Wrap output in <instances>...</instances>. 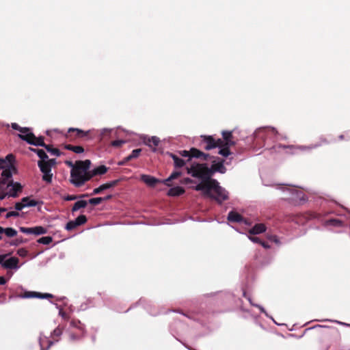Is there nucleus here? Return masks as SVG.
Here are the masks:
<instances>
[{"label": "nucleus", "mask_w": 350, "mask_h": 350, "mask_svg": "<svg viewBox=\"0 0 350 350\" xmlns=\"http://www.w3.org/2000/svg\"><path fill=\"white\" fill-rule=\"evenodd\" d=\"M208 184L197 185L194 189L196 191H203L206 196L215 199L219 204L228 199L226 191L219 185L217 180H210Z\"/></svg>", "instance_id": "1"}, {"label": "nucleus", "mask_w": 350, "mask_h": 350, "mask_svg": "<svg viewBox=\"0 0 350 350\" xmlns=\"http://www.w3.org/2000/svg\"><path fill=\"white\" fill-rule=\"evenodd\" d=\"M187 173L191 175L192 177L201 180L198 185H208L211 178V172L206 163H198L193 162L190 167H187Z\"/></svg>", "instance_id": "2"}, {"label": "nucleus", "mask_w": 350, "mask_h": 350, "mask_svg": "<svg viewBox=\"0 0 350 350\" xmlns=\"http://www.w3.org/2000/svg\"><path fill=\"white\" fill-rule=\"evenodd\" d=\"M14 156L8 154L5 159H0V169H2L1 176L5 178H12L13 173H16V169L13 165Z\"/></svg>", "instance_id": "3"}, {"label": "nucleus", "mask_w": 350, "mask_h": 350, "mask_svg": "<svg viewBox=\"0 0 350 350\" xmlns=\"http://www.w3.org/2000/svg\"><path fill=\"white\" fill-rule=\"evenodd\" d=\"M201 138L200 146L206 150H209L216 147H221V144L223 143L221 139L216 140L211 135H203L201 136Z\"/></svg>", "instance_id": "4"}, {"label": "nucleus", "mask_w": 350, "mask_h": 350, "mask_svg": "<svg viewBox=\"0 0 350 350\" xmlns=\"http://www.w3.org/2000/svg\"><path fill=\"white\" fill-rule=\"evenodd\" d=\"M18 136L20 139L25 141L26 142L31 145L39 146L44 148L47 145L44 142V137L43 136H40L37 137L31 132L26 135L18 134Z\"/></svg>", "instance_id": "5"}, {"label": "nucleus", "mask_w": 350, "mask_h": 350, "mask_svg": "<svg viewBox=\"0 0 350 350\" xmlns=\"http://www.w3.org/2000/svg\"><path fill=\"white\" fill-rule=\"evenodd\" d=\"M38 165L40 171L43 173L42 180L47 183H51L53 178L51 167L46 162V161H38Z\"/></svg>", "instance_id": "6"}, {"label": "nucleus", "mask_w": 350, "mask_h": 350, "mask_svg": "<svg viewBox=\"0 0 350 350\" xmlns=\"http://www.w3.org/2000/svg\"><path fill=\"white\" fill-rule=\"evenodd\" d=\"M70 182L75 187H79L84 185L83 172L75 167H72L70 172Z\"/></svg>", "instance_id": "7"}, {"label": "nucleus", "mask_w": 350, "mask_h": 350, "mask_svg": "<svg viewBox=\"0 0 350 350\" xmlns=\"http://www.w3.org/2000/svg\"><path fill=\"white\" fill-rule=\"evenodd\" d=\"M89 131H84L79 129L70 128L68 131L66 137L69 141H72L75 138H83L88 135Z\"/></svg>", "instance_id": "8"}, {"label": "nucleus", "mask_w": 350, "mask_h": 350, "mask_svg": "<svg viewBox=\"0 0 350 350\" xmlns=\"http://www.w3.org/2000/svg\"><path fill=\"white\" fill-rule=\"evenodd\" d=\"M18 297L20 298H52L53 297V295L50 293H41L38 292L34 291H25L22 295H18Z\"/></svg>", "instance_id": "9"}, {"label": "nucleus", "mask_w": 350, "mask_h": 350, "mask_svg": "<svg viewBox=\"0 0 350 350\" xmlns=\"http://www.w3.org/2000/svg\"><path fill=\"white\" fill-rule=\"evenodd\" d=\"M119 183V180H114L112 181H110L109 183H106L105 184L101 185L97 188H95L93 190V192L91 195H96L100 193L103 191L110 189L111 187H113L116 186Z\"/></svg>", "instance_id": "10"}, {"label": "nucleus", "mask_w": 350, "mask_h": 350, "mask_svg": "<svg viewBox=\"0 0 350 350\" xmlns=\"http://www.w3.org/2000/svg\"><path fill=\"white\" fill-rule=\"evenodd\" d=\"M222 137L221 140L223 143L221 144V146H234L235 142L232 140L233 135L232 131H223L221 132Z\"/></svg>", "instance_id": "11"}, {"label": "nucleus", "mask_w": 350, "mask_h": 350, "mask_svg": "<svg viewBox=\"0 0 350 350\" xmlns=\"http://www.w3.org/2000/svg\"><path fill=\"white\" fill-rule=\"evenodd\" d=\"M224 160L222 159L220 161L217 163H215L213 161V163L212 164L211 167H209V170L211 172V176L214 174L215 172H220L221 174H224L226 172V168L225 167L224 165Z\"/></svg>", "instance_id": "12"}, {"label": "nucleus", "mask_w": 350, "mask_h": 350, "mask_svg": "<svg viewBox=\"0 0 350 350\" xmlns=\"http://www.w3.org/2000/svg\"><path fill=\"white\" fill-rule=\"evenodd\" d=\"M192 158H197L200 159L202 161H207L209 158H211V156L209 154L204 153L196 148H191V159Z\"/></svg>", "instance_id": "13"}, {"label": "nucleus", "mask_w": 350, "mask_h": 350, "mask_svg": "<svg viewBox=\"0 0 350 350\" xmlns=\"http://www.w3.org/2000/svg\"><path fill=\"white\" fill-rule=\"evenodd\" d=\"M141 180L147 185L154 187L157 183H163V180L157 179L154 176L143 174L141 176Z\"/></svg>", "instance_id": "14"}, {"label": "nucleus", "mask_w": 350, "mask_h": 350, "mask_svg": "<svg viewBox=\"0 0 350 350\" xmlns=\"http://www.w3.org/2000/svg\"><path fill=\"white\" fill-rule=\"evenodd\" d=\"M18 259L16 257H11L9 259L6 260L2 264V266L5 269H17L18 264Z\"/></svg>", "instance_id": "15"}, {"label": "nucleus", "mask_w": 350, "mask_h": 350, "mask_svg": "<svg viewBox=\"0 0 350 350\" xmlns=\"http://www.w3.org/2000/svg\"><path fill=\"white\" fill-rule=\"evenodd\" d=\"M11 188L10 189L8 193V196L16 198L18 196V193L22 191V186L18 183H14L12 181V184L10 185Z\"/></svg>", "instance_id": "16"}, {"label": "nucleus", "mask_w": 350, "mask_h": 350, "mask_svg": "<svg viewBox=\"0 0 350 350\" xmlns=\"http://www.w3.org/2000/svg\"><path fill=\"white\" fill-rule=\"evenodd\" d=\"M160 143V139L159 137L156 136H152L151 137H148L147 139L144 140V144L148 146L150 148H152V151H156V148L158 146Z\"/></svg>", "instance_id": "17"}, {"label": "nucleus", "mask_w": 350, "mask_h": 350, "mask_svg": "<svg viewBox=\"0 0 350 350\" xmlns=\"http://www.w3.org/2000/svg\"><path fill=\"white\" fill-rule=\"evenodd\" d=\"M90 161L88 159L85 161H79L76 162L75 167L78 169V170L85 172L86 171H88L90 167Z\"/></svg>", "instance_id": "18"}, {"label": "nucleus", "mask_w": 350, "mask_h": 350, "mask_svg": "<svg viewBox=\"0 0 350 350\" xmlns=\"http://www.w3.org/2000/svg\"><path fill=\"white\" fill-rule=\"evenodd\" d=\"M12 184V178H5L1 176L0 178V191H5Z\"/></svg>", "instance_id": "19"}, {"label": "nucleus", "mask_w": 350, "mask_h": 350, "mask_svg": "<svg viewBox=\"0 0 350 350\" xmlns=\"http://www.w3.org/2000/svg\"><path fill=\"white\" fill-rule=\"evenodd\" d=\"M228 220L230 222H242L243 220V217L239 213L235 211H230L228 215Z\"/></svg>", "instance_id": "20"}, {"label": "nucleus", "mask_w": 350, "mask_h": 350, "mask_svg": "<svg viewBox=\"0 0 350 350\" xmlns=\"http://www.w3.org/2000/svg\"><path fill=\"white\" fill-rule=\"evenodd\" d=\"M170 157L173 159L174 167L176 168H180L183 167L186 161L183 160V159H180L178 156L174 153H169Z\"/></svg>", "instance_id": "21"}, {"label": "nucleus", "mask_w": 350, "mask_h": 350, "mask_svg": "<svg viewBox=\"0 0 350 350\" xmlns=\"http://www.w3.org/2000/svg\"><path fill=\"white\" fill-rule=\"evenodd\" d=\"M266 230V226L263 224H257L252 227L250 230V234H260Z\"/></svg>", "instance_id": "22"}, {"label": "nucleus", "mask_w": 350, "mask_h": 350, "mask_svg": "<svg viewBox=\"0 0 350 350\" xmlns=\"http://www.w3.org/2000/svg\"><path fill=\"white\" fill-rule=\"evenodd\" d=\"M185 189L182 187H174L170 188L167 191L169 196H179L185 193Z\"/></svg>", "instance_id": "23"}, {"label": "nucleus", "mask_w": 350, "mask_h": 350, "mask_svg": "<svg viewBox=\"0 0 350 350\" xmlns=\"http://www.w3.org/2000/svg\"><path fill=\"white\" fill-rule=\"evenodd\" d=\"M180 176H181L180 172H178V171L174 172L171 174V175L167 178L163 180V183H164L165 185L170 187V186H171L170 182L172 180L176 179Z\"/></svg>", "instance_id": "24"}, {"label": "nucleus", "mask_w": 350, "mask_h": 350, "mask_svg": "<svg viewBox=\"0 0 350 350\" xmlns=\"http://www.w3.org/2000/svg\"><path fill=\"white\" fill-rule=\"evenodd\" d=\"M325 226H333L335 227H342L344 226V222L338 219H330L326 220L325 222Z\"/></svg>", "instance_id": "25"}, {"label": "nucleus", "mask_w": 350, "mask_h": 350, "mask_svg": "<svg viewBox=\"0 0 350 350\" xmlns=\"http://www.w3.org/2000/svg\"><path fill=\"white\" fill-rule=\"evenodd\" d=\"M64 148L71 150L75 153L80 154L84 152V148L81 146H72L71 144H66Z\"/></svg>", "instance_id": "26"}, {"label": "nucleus", "mask_w": 350, "mask_h": 350, "mask_svg": "<svg viewBox=\"0 0 350 350\" xmlns=\"http://www.w3.org/2000/svg\"><path fill=\"white\" fill-rule=\"evenodd\" d=\"M11 127L14 130H16L20 131L21 133H24L25 135L31 133L30 132V128L29 127H21L17 123L14 122L11 124Z\"/></svg>", "instance_id": "27"}, {"label": "nucleus", "mask_w": 350, "mask_h": 350, "mask_svg": "<svg viewBox=\"0 0 350 350\" xmlns=\"http://www.w3.org/2000/svg\"><path fill=\"white\" fill-rule=\"evenodd\" d=\"M88 204V202L85 200H79L76 202L72 208V212H76L80 208H85Z\"/></svg>", "instance_id": "28"}, {"label": "nucleus", "mask_w": 350, "mask_h": 350, "mask_svg": "<svg viewBox=\"0 0 350 350\" xmlns=\"http://www.w3.org/2000/svg\"><path fill=\"white\" fill-rule=\"evenodd\" d=\"M108 168L105 165H100L93 170V174L96 175H103L105 174L107 172Z\"/></svg>", "instance_id": "29"}, {"label": "nucleus", "mask_w": 350, "mask_h": 350, "mask_svg": "<svg viewBox=\"0 0 350 350\" xmlns=\"http://www.w3.org/2000/svg\"><path fill=\"white\" fill-rule=\"evenodd\" d=\"M33 234L35 235L44 234L47 232L46 228L41 226L33 227Z\"/></svg>", "instance_id": "30"}, {"label": "nucleus", "mask_w": 350, "mask_h": 350, "mask_svg": "<svg viewBox=\"0 0 350 350\" xmlns=\"http://www.w3.org/2000/svg\"><path fill=\"white\" fill-rule=\"evenodd\" d=\"M231 146H223L220 148V150L219 151V154L224 157H228L230 154H231V152L229 149V148Z\"/></svg>", "instance_id": "31"}, {"label": "nucleus", "mask_w": 350, "mask_h": 350, "mask_svg": "<svg viewBox=\"0 0 350 350\" xmlns=\"http://www.w3.org/2000/svg\"><path fill=\"white\" fill-rule=\"evenodd\" d=\"M44 148L47 150V152L56 157H59L61 155L60 150L57 148H53L51 145H46Z\"/></svg>", "instance_id": "32"}, {"label": "nucleus", "mask_w": 350, "mask_h": 350, "mask_svg": "<svg viewBox=\"0 0 350 350\" xmlns=\"http://www.w3.org/2000/svg\"><path fill=\"white\" fill-rule=\"evenodd\" d=\"M142 152L141 148L135 149L132 151L131 154H130L129 156L126 157V160H133L135 159H137L140 155V153Z\"/></svg>", "instance_id": "33"}, {"label": "nucleus", "mask_w": 350, "mask_h": 350, "mask_svg": "<svg viewBox=\"0 0 350 350\" xmlns=\"http://www.w3.org/2000/svg\"><path fill=\"white\" fill-rule=\"evenodd\" d=\"M3 233L8 237H13L17 234V231L12 228H3Z\"/></svg>", "instance_id": "34"}, {"label": "nucleus", "mask_w": 350, "mask_h": 350, "mask_svg": "<svg viewBox=\"0 0 350 350\" xmlns=\"http://www.w3.org/2000/svg\"><path fill=\"white\" fill-rule=\"evenodd\" d=\"M28 200V197L23 198L21 202H16L14 205V208L16 211H21L23 208H24L25 203Z\"/></svg>", "instance_id": "35"}, {"label": "nucleus", "mask_w": 350, "mask_h": 350, "mask_svg": "<svg viewBox=\"0 0 350 350\" xmlns=\"http://www.w3.org/2000/svg\"><path fill=\"white\" fill-rule=\"evenodd\" d=\"M53 241L51 237H43L37 240V242L40 244L49 245Z\"/></svg>", "instance_id": "36"}, {"label": "nucleus", "mask_w": 350, "mask_h": 350, "mask_svg": "<svg viewBox=\"0 0 350 350\" xmlns=\"http://www.w3.org/2000/svg\"><path fill=\"white\" fill-rule=\"evenodd\" d=\"M75 221L77 224V225L79 226L81 225H83L86 223L87 221V217L84 215H81L79 217H77Z\"/></svg>", "instance_id": "37"}, {"label": "nucleus", "mask_w": 350, "mask_h": 350, "mask_svg": "<svg viewBox=\"0 0 350 350\" xmlns=\"http://www.w3.org/2000/svg\"><path fill=\"white\" fill-rule=\"evenodd\" d=\"M79 226L75 220L68 221L66 225V229L68 231L72 230L77 228Z\"/></svg>", "instance_id": "38"}, {"label": "nucleus", "mask_w": 350, "mask_h": 350, "mask_svg": "<svg viewBox=\"0 0 350 350\" xmlns=\"http://www.w3.org/2000/svg\"><path fill=\"white\" fill-rule=\"evenodd\" d=\"M104 202V199H102L101 197L93 198L89 200L88 202L92 205H98L101 202Z\"/></svg>", "instance_id": "39"}, {"label": "nucleus", "mask_w": 350, "mask_h": 350, "mask_svg": "<svg viewBox=\"0 0 350 350\" xmlns=\"http://www.w3.org/2000/svg\"><path fill=\"white\" fill-rule=\"evenodd\" d=\"M178 154L183 157L187 158V161H189L191 160V149L189 150H180L178 151Z\"/></svg>", "instance_id": "40"}, {"label": "nucleus", "mask_w": 350, "mask_h": 350, "mask_svg": "<svg viewBox=\"0 0 350 350\" xmlns=\"http://www.w3.org/2000/svg\"><path fill=\"white\" fill-rule=\"evenodd\" d=\"M24 203L25 207H31L37 206L39 204V202L35 200H31L29 197H28V200Z\"/></svg>", "instance_id": "41"}, {"label": "nucleus", "mask_w": 350, "mask_h": 350, "mask_svg": "<svg viewBox=\"0 0 350 350\" xmlns=\"http://www.w3.org/2000/svg\"><path fill=\"white\" fill-rule=\"evenodd\" d=\"M94 176H95V174H93V170L92 171H86L85 172H83L84 183L85 182L90 180Z\"/></svg>", "instance_id": "42"}, {"label": "nucleus", "mask_w": 350, "mask_h": 350, "mask_svg": "<svg viewBox=\"0 0 350 350\" xmlns=\"http://www.w3.org/2000/svg\"><path fill=\"white\" fill-rule=\"evenodd\" d=\"M37 154L40 158V161H46L49 158L45 151L42 149L37 151Z\"/></svg>", "instance_id": "43"}, {"label": "nucleus", "mask_w": 350, "mask_h": 350, "mask_svg": "<svg viewBox=\"0 0 350 350\" xmlns=\"http://www.w3.org/2000/svg\"><path fill=\"white\" fill-rule=\"evenodd\" d=\"M88 196H89V194H83L79 196H75V195H68L65 198V200L72 201V200H75L77 199L78 198H84V197H88Z\"/></svg>", "instance_id": "44"}, {"label": "nucleus", "mask_w": 350, "mask_h": 350, "mask_svg": "<svg viewBox=\"0 0 350 350\" xmlns=\"http://www.w3.org/2000/svg\"><path fill=\"white\" fill-rule=\"evenodd\" d=\"M266 131H271L272 133L278 134V131L274 128L271 129H263L262 130H260L258 131L257 135H260L262 134V135H264V133Z\"/></svg>", "instance_id": "45"}, {"label": "nucleus", "mask_w": 350, "mask_h": 350, "mask_svg": "<svg viewBox=\"0 0 350 350\" xmlns=\"http://www.w3.org/2000/svg\"><path fill=\"white\" fill-rule=\"evenodd\" d=\"M20 231L23 233L27 234H33V227L32 228H27V227H20Z\"/></svg>", "instance_id": "46"}, {"label": "nucleus", "mask_w": 350, "mask_h": 350, "mask_svg": "<svg viewBox=\"0 0 350 350\" xmlns=\"http://www.w3.org/2000/svg\"><path fill=\"white\" fill-rule=\"evenodd\" d=\"M26 241L27 240L24 239L23 237H18L11 243V245H18L19 244L25 243Z\"/></svg>", "instance_id": "47"}, {"label": "nucleus", "mask_w": 350, "mask_h": 350, "mask_svg": "<svg viewBox=\"0 0 350 350\" xmlns=\"http://www.w3.org/2000/svg\"><path fill=\"white\" fill-rule=\"evenodd\" d=\"M124 143H125L124 140H122V139L114 140V141L111 142V146L113 147H120Z\"/></svg>", "instance_id": "48"}, {"label": "nucleus", "mask_w": 350, "mask_h": 350, "mask_svg": "<svg viewBox=\"0 0 350 350\" xmlns=\"http://www.w3.org/2000/svg\"><path fill=\"white\" fill-rule=\"evenodd\" d=\"M17 254L21 257H25L28 254V251L25 248H20L18 250Z\"/></svg>", "instance_id": "49"}, {"label": "nucleus", "mask_w": 350, "mask_h": 350, "mask_svg": "<svg viewBox=\"0 0 350 350\" xmlns=\"http://www.w3.org/2000/svg\"><path fill=\"white\" fill-rule=\"evenodd\" d=\"M20 215L18 211H10L8 212L6 215L5 218L9 219L11 217H18Z\"/></svg>", "instance_id": "50"}, {"label": "nucleus", "mask_w": 350, "mask_h": 350, "mask_svg": "<svg viewBox=\"0 0 350 350\" xmlns=\"http://www.w3.org/2000/svg\"><path fill=\"white\" fill-rule=\"evenodd\" d=\"M288 148L291 150H294L295 148V147L293 145L285 146V145H282V144H278L276 146L273 147V148Z\"/></svg>", "instance_id": "51"}, {"label": "nucleus", "mask_w": 350, "mask_h": 350, "mask_svg": "<svg viewBox=\"0 0 350 350\" xmlns=\"http://www.w3.org/2000/svg\"><path fill=\"white\" fill-rule=\"evenodd\" d=\"M80 322L79 321H76L75 320H72L70 322V325L74 327H78L79 329H81L82 328L81 327V325H80Z\"/></svg>", "instance_id": "52"}, {"label": "nucleus", "mask_w": 350, "mask_h": 350, "mask_svg": "<svg viewBox=\"0 0 350 350\" xmlns=\"http://www.w3.org/2000/svg\"><path fill=\"white\" fill-rule=\"evenodd\" d=\"M62 333V329L57 327L53 330V335L54 336H59Z\"/></svg>", "instance_id": "53"}, {"label": "nucleus", "mask_w": 350, "mask_h": 350, "mask_svg": "<svg viewBox=\"0 0 350 350\" xmlns=\"http://www.w3.org/2000/svg\"><path fill=\"white\" fill-rule=\"evenodd\" d=\"M46 162L52 167L53 166L55 165L56 164V160L55 159H46Z\"/></svg>", "instance_id": "54"}, {"label": "nucleus", "mask_w": 350, "mask_h": 350, "mask_svg": "<svg viewBox=\"0 0 350 350\" xmlns=\"http://www.w3.org/2000/svg\"><path fill=\"white\" fill-rule=\"evenodd\" d=\"M250 239L252 242H254V243H259V244H260V243H261V241H262V240H261L260 238L257 237H250Z\"/></svg>", "instance_id": "55"}, {"label": "nucleus", "mask_w": 350, "mask_h": 350, "mask_svg": "<svg viewBox=\"0 0 350 350\" xmlns=\"http://www.w3.org/2000/svg\"><path fill=\"white\" fill-rule=\"evenodd\" d=\"M70 338L71 340H79L81 338V337L77 334L71 333L70 334Z\"/></svg>", "instance_id": "56"}, {"label": "nucleus", "mask_w": 350, "mask_h": 350, "mask_svg": "<svg viewBox=\"0 0 350 350\" xmlns=\"http://www.w3.org/2000/svg\"><path fill=\"white\" fill-rule=\"evenodd\" d=\"M268 239L271 241H273L275 243H278L279 241H278V239L277 237V236L275 235H270L268 237Z\"/></svg>", "instance_id": "57"}, {"label": "nucleus", "mask_w": 350, "mask_h": 350, "mask_svg": "<svg viewBox=\"0 0 350 350\" xmlns=\"http://www.w3.org/2000/svg\"><path fill=\"white\" fill-rule=\"evenodd\" d=\"M130 161V160H126V157L125 158H124L122 161H120L118 163V165H124L127 163V162Z\"/></svg>", "instance_id": "58"}, {"label": "nucleus", "mask_w": 350, "mask_h": 350, "mask_svg": "<svg viewBox=\"0 0 350 350\" xmlns=\"http://www.w3.org/2000/svg\"><path fill=\"white\" fill-rule=\"evenodd\" d=\"M183 183L185 184H189V183H193V180L192 179H191L190 178H185L183 180Z\"/></svg>", "instance_id": "59"}, {"label": "nucleus", "mask_w": 350, "mask_h": 350, "mask_svg": "<svg viewBox=\"0 0 350 350\" xmlns=\"http://www.w3.org/2000/svg\"><path fill=\"white\" fill-rule=\"evenodd\" d=\"M6 196H8V192H5V191H0V200H3Z\"/></svg>", "instance_id": "60"}, {"label": "nucleus", "mask_w": 350, "mask_h": 350, "mask_svg": "<svg viewBox=\"0 0 350 350\" xmlns=\"http://www.w3.org/2000/svg\"><path fill=\"white\" fill-rule=\"evenodd\" d=\"M264 248L265 249H268L270 247V245L268 244V243L265 242V241H261V243H260Z\"/></svg>", "instance_id": "61"}, {"label": "nucleus", "mask_w": 350, "mask_h": 350, "mask_svg": "<svg viewBox=\"0 0 350 350\" xmlns=\"http://www.w3.org/2000/svg\"><path fill=\"white\" fill-rule=\"evenodd\" d=\"M7 280L3 276H0V285H4L6 283Z\"/></svg>", "instance_id": "62"}, {"label": "nucleus", "mask_w": 350, "mask_h": 350, "mask_svg": "<svg viewBox=\"0 0 350 350\" xmlns=\"http://www.w3.org/2000/svg\"><path fill=\"white\" fill-rule=\"evenodd\" d=\"M6 255H0V264H3V260L5 258Z\"/></svg>", "instance_id": "63"}, {"label": "nucleus", "mask_w": 350, "mask_h": 350, "mask_svg": "<svg viewBox=\"0 0 350 350\" xmlns=\"http://www.w3.org/2000/svg\"><path fill=\"white\" fill-rule=\"evenodd\" d=\"M112 198L111 195H108L106 197L102 198V199H104V201L110 200Z\"/></svg>", "instance_id": "64"}]
</instances>
